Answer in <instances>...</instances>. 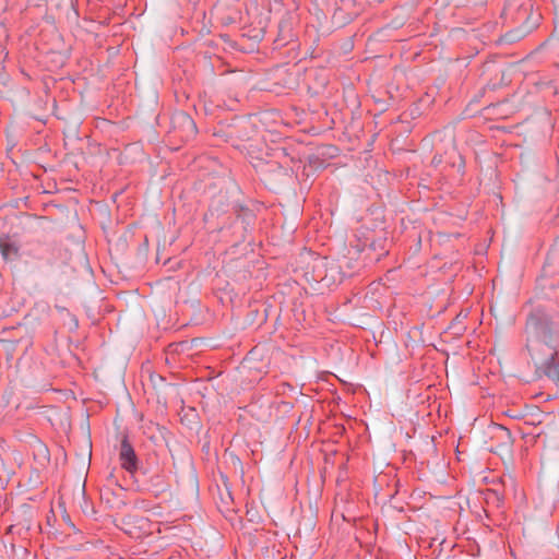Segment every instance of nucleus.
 <instances>
[{"label":"nucleus","instance_id":"20e7f679","mask_svg":"<svg viewBox=\"0 0 559 559\" xmlns=\"http://www.w3.org/2000/svg\"><path fill=\"white\" fill-rule=\"evenodd\" d=\"M177 119L179 121H181L185 126H187L188 128H190L192 131L195 130V123L194 121L190 118V116L186 115V114H178L177 115Z\"/></svg>","mask_w":559,"mask_h":559},{"label":"nucleus","instance_id":"f03ea898","mask_svg":"<svg viewBox=\"0 0 559 559\" xmlns=\"http://www.w3.org/2000/svg\"><path fill=\"white\" fill-rule=\"evenodd\" d=\"M119 460L121 466L129 473L133 474L138 469V456L129 440L123 438L120 444Z\"/></svg>","mask_w":559,"mask_h":559},{"label":"nucleus","instance_id":"7ed1b4c3","mask_svg":"<svg viewBox=\"0 0 559 559\" xmlns=\"http://www.w3.org/2000/svg\"><path fill=\"white\" fill-rule=\"evenodd\" d=\"M0 253L4 261H14L19 257V247L9 241H0Z\"/></svg>","mask_w":559,"mask_h":559},{"label":"nucleus","instance_id":"39448f33","mask_svg":"<svg viewBox=\"0 0 559 559\" xmlns=\"http://www.w3.org/2000/svg\"><path fill=\"white\" fill-rule=\"evenodd\" d=\"M488 495L489 496H492L495 498V500L497 501L498 504L502 503L503 502V497L496 490H489L488 491Z\"/></svg>","mask_w":559,"mask_h":559},{"label":"nucleus","instance_id":"f257e3e1","mask_svg":"<svg viewBox=\"0 0 559 559\" xmlns=\"http://www.w3.org/2000/svg\"><path fill=\"white\" fill-rule=\"evenodd\" d=\"M526 347L546 377L559 385V362L556 359L559 331L547 319L531 316L526 322Z\"/></svg>","mask_w":559,"mask_h":559}]
</instances>
